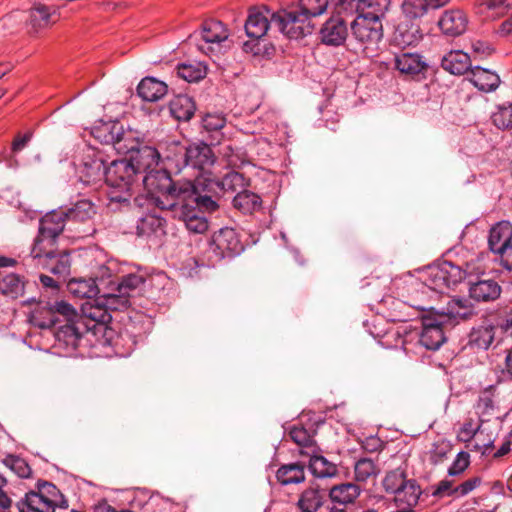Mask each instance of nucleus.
I'll list each match as a JSON object with an SVG mask.
<instances>
[{"label": "nucleus", "instance_id": "nucleus-35", "mask_svg": "<svg viewBox=\"0 0 512 512\" xmlns=\"http://www.w3.org/2000/svg\"><path fill=\"white\" fill-rule=\"evenodd\" d=\"M71 294L78 298H94L99 293V287L95 279H73L68 283Z\"/></svg>", "mask_w": 512, "mask_h": 512}, {"label": "nucleus", "instance_id": "nucleus-10", "mask_svg": "<svg viewBox=\"0 0 512 512\" xmlns=\"http://www.w3.org/2000/svg\"><path fill=\"white\" fill-rule=\"evenodd\" d=\"M145 277L141 273L124 275L117 283L114 293L106 298V305L110 309L122 310L131 305L130 297L144 284Z\"/></svg>", "mask_w": 512, "mask_h": 512}, {"label": "nucleus", "instance_id": "nucleus-9", "mask_svg": "<svg viewBox=\"0 0 512 512\" xmlns=\"http://www.w3.org/2000/svg\"><path fill=\"white\" fill-rule=\"evenodd\" d=\"M272 25L290 39H300L314 30L310 19L300 11L281 10L272 17Z\"/></svg>", "mask_w": 512, "mask_h": 512}, {"label": "nucleus", "instance_id": "nucleus-60", "mask_svg": "<svg viewBox=\"0 0 512 512\" xmlns=\"http://www.w3.org/2000/svg\"><path fill=\"white\" fill-rule=\"evenodd\" d=\"M450 451V445L445 440L437 441L430 450V459L434 463L441 462Z\"/></svg>", "mask_w": 512, "mask_h": 512}, {"label": "nucleus", "instance_id": "nucleus-57", "mask_svg": "<svg viewBox=\"0 0 512 512\" xmlns=\"http://www.w3.org/2000/svg\"><path fill=\"white\" fill-rule=\"evenodd\" d=\"M203 127L208 131H217L226 124V119L221 113H208L203 117Z\"/></svg>", "mask_w": 512, "mask_h": 512}, {"label": "nucleus", "instance_id": "nucleus-5", "mask_svg": "<svg viewBox=\"0 0 512 512\" xmlns=\"http://www.w3.org/2000/svg\"><path fill=\"white\" fill-rule=\"evenodd\" d=\"M229 37L226 26L217 20L203 23L202 29L189 36V42L195 43L198 50L208 56H216L222 52Z\"/></svg>", "mask_w": 512, "mask_h": 512}, {"label": "nucleus", "instance_id": "nucleus-48", "mask_svg": "<svg viewBox=\"0 0 512 512\" xmlns=\"http://www.w3.org/2000/svg\"><path fill=\"white\" fill-rule=\"evenodd\" d=\"M482 425L473 419H467L459 428L456 439L459 442L467 444H471L478 435V431L481 429Z\"/></svg>", "mask_w": 512, "mask_h": 512}, {"label": "nucleus", "instance_id": "nucleus-28", "mask_svg": "<svg viewBox=\"0 0 512 512\" xmlns=\"http://www.w3.org/2000/svg\"><path fill=\"white\" fill-rule=\"evenodd\" d=\"M172 116L179 121H188L194 115L195 104L187 95L175 96L169 104Z\"/></svg>", "mask_w": 512, "mask_h": 512}, {"label": "nucleus", "instance_id": "nucleus-49", "mask_svg": "<svg viewBox=\"0 0 512 512\" xmlns=\"http://www.w3.org/2000/svg\"><path fill=\"white\" fill-rule=\"evenodd\" d=\"M491 118L499 129L512 128V103L499 105Z\"/></svg>", "mask_w": 512, "mask_h": 512}, {"label": "nucleus", "instance_id": "nucleus-53", "mask_svg": "<svg viewBox=\"0 0 512 512\" xmlns=\"http://www.w3.org/2000/svg\"><path fill=\"white\" fill-rule=\"evenodd\" d=\"M51 311L64 317L66 323L76 322V320H84L72 305L65 301H58L51 305Z\"/></svg>", "mask_w": 512, "mask_h": 512}, {"label": "nucleus", "instance_id": "nucleus-41", "mask_svg": "<svg viewBox=\"0 0 512 512\" xmlns=\"http://www.w3.org/2000/svg\"><path fill=\"white\" fill-rule=\"evenodd\" d=\"M42 265L53 274L66 277L70 273V256L66 252L59 254L55 252L53 260H47L46 262H42Z\"/></svg>", "mask_w": 512, "mask_h": 512}, {"label": "nucleus", "instance_id": "nucleus-46", "mask_svg": "<svg viewBox=\"0 0 512 512\" xmlns=\"http://www.w3.org/2000/svg\"><path fill=\"white\" fill-rule=\"evenodd\" d=\"M38 244V236L36 237L33 247L31 249V256L34 259H38L39 264L42 265V262H46L47 260H53L54 253L56 252V241H48L44 240L39 245L38 252L36 251V247Z\"/></svg>", "mask_w": 512, "mask_h": 512}, {"label": "nucleus", "instance_id": "nucleus-32", "mask_svg": "<svg viewBox=\"0 0 512 512\" xmlns=\"http://www.w3.org/2000/svg\"><path fill=\"white\" fill-rule=\"evenodd\" d=\"M52 12L44 4L36 3L27 13V22L34 31L46 28L51 23Z\"/></svg>", "mask_w": 512, "mask_h": 512}, {"label": "nucleus", "instance_id": "nucleus-37", "mask_svg": "<svg viewBox=\"0 0 512 512\" xmlns=\"http://www.w3.org/2000/svg\"><path fill=\"white\" fill-rule=\"evenodd\" d=\"M395 495L396 502L406 504L407 508L413 509V506L418 503L421 489L415 480H407Z\"/></svg>", "mask_w": 512, "mask_h": 512}, {"label": "nucleus", "instance_id": "nucleus-56", "mask_svg": "<svg viewBox=\"0 0 512 512\" xmlns=\"http://www.w3.org/2000/svg\"><path fill=\"white\" fill-rule=\"evenodd\" d=\"M6 464L11 470L21 478H28L31 474V468L28 463L20 457H9L6 460Z\"/></svg>", "mask_w": 512, "mask_h": 512}, {"label": "nucleus", "instance_id": "nucleus-30", "mask_svg": "<svg viewBox=\"0 0 512 512\" xmlns=\"http://www.w3.org/2000/svg\"><path fill=\"white\" fill-rule=\"evenodd\" d=\"M472 314L473 305L468 299L453 298L448 302L447 307L439 314V318L466 319Z\"/></svg>", "mask_w": 512, "mask_h": 512}, {"label": "nucleus", "instance_id": "nucleus-54", "mask_svg": "<svg viewBox=\"0 0 512 512\" xmlns=\"http://www.w3.org/2000/svg\"><path fill=\"white\" fill-rule=\"evenodd\" d=\"M289 437L299 446L309 447L313 443L311 434L302 426H293L289 431Z\"/></svg>", "mask_w": 512, "mask_h": 512}, {"label": "nucleus", "instance_id": "nucleus-33", "mask_svg": "<svg viewBox=\"0 0 512 512\" xmlns=\"http://www.w3.org/2000/svg\"><path fill=\"white\" fill-rule=\"evenodd\" d=\"M276 478L282 485L301 483L305 480L304 466L299 463L282 465L277 470Z\"/></svg>", "mask_w": 512, "mask_h": 512}, {"label": "nucleus", "instance_id": "nucleus-47", "mask_svg": "<svg viewBox=\"0 0 512 512\" xmlns=\"http://www.w3.org/2000/svg\"><path fill=\"white\" fill-rule=\"evenodd\" d=\"M406 475L401 469H395L386 474L383 479V487L387 493L396 494L406 483Z\"/></svg>", "mask_w": 512, "mask_h": 512}, {"label": "nucleus", "instance_id": "nucleus-40", "mask_svg": "<svg viewBox=\"0 0 512 512\" xmlns=\"http://www.w3.org/2000/svg\"><path fill=\"white\" fill-rule=\"evenodd\" d=\"M476 437L471 444H467L466 448L471 451L480 452L482 455H487L493 448L495 438L491 432H488L485 427H481Z\"/></svg>", "mask_w": 512, "mask_h": 512}, {"label": "nucleus", "instance_id": "nucleus-29", "mask_svg": "<svg viewBox=\"0 0 512 512\" xmlns=\"http://www.w3.org/2000/svg\"><path fill=\"white\" fill-rule=\"evenodd\" d=\"M511 4L508 0H478L477 9L485 19L495 20L510 9Z\"/></svg>", "mask_w": 512, "mask_h": 512}, {"label": "nucleus", "instance_id": "nucleus-63", "mask_svg": "<svg viewBox=\"0 0 512 512\" xmlns=\"http://www.w3.org/2000/svg\"><path fill=\"white\" fill-rule=\"evenodd\" d=\"M494 408V401L489 392H484L477 402V409L481 414H489Z\"/></svg>", "mask_w": 512, "mask_h": 512}, {"label": "nucleus", "instance_id": "nucleus-2", "mask_svg": "<svg viewBox=\"0 0 512 512\" xmlns=\"http://www.w3.org/2000/svg\"><path fill=\"white\" fill-rule=\"evenodd\" d=\"M163 159L174 163L178 169L189 166L199 170L195 179L202 175L211 177L214 173L211 168L214 165L215 156L206 143H195L188 147L173 143L171 152L167 153Z\"/></svg>", "mask_w": 512, "mask_h": 512}, {"label": "nucleus", "instance_id": "nucleus-45", "mask_svg": "<svg viewBox=\"0 0 512 512\" xmlns=\"http://www.w3.org/2000/svg\"><path fill=\"white\" fill-rule=\"evenodd\" d=\"M402 9L405 18L413 21H419V18L429 10L426 0H405Z\"/></svg>", "mask_w": 512, "mask_h": 512}, {"label": "nucleus", "instance_id": "nucleus-42", "mask_svg": "<svg viewBox=\"0 0 512 512\" xmlns=\"http://www.w3.org/2000/svg\"><path fill=\"white\" fill-rule=\"evenodd\" d=\"M391 0H358L357 13L366 12L373 16L385 17Z\"/></svg>", "mask_w": 512, "mask_h": 512}, {"label": "nucleus", "instance_id": "nucleus-6", "mask_svg": "<svg viewBox=\"0 0 512 512\" xmlns=\"http://www.w3.org/2000/svg\"><path fill=\"white\" fill-rule=\"evenodd\" d=\"M366 12L357 13L351 23V31L357 41L364 45L366 53H373L383 38L382 19Z\"/></svg>", "mask_w": 512, "mask_h": 512}, {"label": "nucleus", "instance_id": "nucleus-16", "mask_svg": "<svg viewBox=\"0 0 512 512\" xmlns=\"http://www.w3.org/2000/svg\"><path fill=\"white\" fill-rule=\"evenodd\" d=\"M323 43L331 46L343 44L348 36V28L343 17L332 16L320 30Z\"/></svg>", "mask_w": 512, "mask_h": 512}, {"label": "nucleus", "instance_id": "nucleus-58", "mask_svg": "<svg viewBox=\"0 0 512 512\" xmlns=\"http://www.w3.org/2000/svg\"><path fill=\"white\" fill-rule=\"evenodd\" d=\"M481 484L480 477L470 478L461 484L455 486L454 488V497L460 498L468 495L470 492L475 490Z\"/></svg>", "mask_w": 512, "mask_h": 512}, {"label": "nucleus", "instance_id": "nucleus-24", "mask_svg": "<svg viewBox=\"0 0 512 512\" xmlns=\"http://www.w3.org/2000/svg\"><path fill=\"white\" fill-rule=\"evenodd\" d=\"M166 221L160 215L148 213L139 219L137 233L140 236L160 238L165 234Z\"/></svg>", "mask_w": 512, "mask_h": 512}, {"label": "nucleus", "instance_id": "nucleus-18", "mask_svg": "<svg viewBox=\"0 0 512 512\" xmlns=\"http://www.w3.org/2000/svg\"><path fill=\"white\" fill-rule=\"evenodd\" d=\"M106 168L102 158L88 157L78 170L79 179L85 185H96L105 181Z\"/></svg>", "mask_w": 512, "mask_h": 512}, {"label": "nucleus", "instance_id": "nucleus-39", "mask_svg": "<svg viewBox=\"0 0 512 512\" xmlns=\"http://www.w3.org/2000/svg\"><path fill=\"white\" fill-rule=\"evenodd\" d=\"M309 468L313 475L319 478L332 477L337 472V468L333 463L319 455L311 456Z\"/></svg>", "mask_w": 512, "mask_h": 512}, {"label": "nucleus", "instance_id": "nucleus-13", "mask_svg": "<svg viewBox=\"0 0 512 512\" xmlns=\"http://www.w3.org/2000/svg\"><path fill=\"white\" fill-rule=\"evenodd\" d=\"M275 14L276 12H272L266 7L251 8L245 22L247 36L255 39H260L265 36L269 28H275V26L272 25V17Z\"/></svg>", "mask_w": 512, "mask_h": 512}, {"label": "nucleus", "instance_id": "nucleus-64", "mask_svg": "<svg viewBox=\"0 0 512 512\" xmlns=\"http://www.w3.org/2000/svg\"><path fill=\"white\" fill-rule=\"evenodd\" d=\"M473 52L481 58L490 56L494 52V48L484 41H474L472 43Z\"/></svg>", "mask_w": 512, "mask_h": 512}, {"label": "nucleus", "instance_id": "nucleus-36", "mask_svg": "<svg viewBox=\"0 0 512 512\" xmlns=\"http://www.w3.org/2000/svg\"><path fill=\"white\" fill-rule=\"evenodd\" d=\"M406 332L405 327L392 324L382 335H378V342L387 349L402 348L405 345Z\"/></svg>", "mask_w": 512, "mask_h": 512}, {"label": "nucleus", "instance_id": "nucleus-44", "mask_svg": "<svg viewBox=\"0 0 512 512\" xmlns=\"http://www.w3.org/2000/svg\"><path fill=\"white\" fill-rule=\"evenodd\" d=\"M322 505V496L317 489L309 488L302 492L298 506L303 512H316Z\"/></svg>", "mask_w": 512, "mask_h": 512}, {"label": "nucleus", "instance_id": "nucleus-55", "mask_svg": "<svg viewBox=\"0 0 512 512\" xmlns=\"http://www.w3.org/2000/svg\"><path fill=\"white\" fill-rule=\"evenodd\" d=\"M470 465V455L468 452L461 451L456 455V458L452 462L448 469L450 476H458L462 474Z\"/></svg>", "mask_w": 512, "mask_h": 512}, {"label": "nucleus", "instance_id": "nucleus-3", "mask_svg": "<svg viewBox=\"0 0 512 512\" xmlns=\"http://www.w3.org/2000/svg\"><path fill=\"white\" fill-rule=\"evenodd\" d=\"M466 272L461 267L451 262L444 261L437 265L427 268L423 275V280H413L412 286H422L423 293L433 291L437 293H446L449 289L461 283L465 278Z\"/></svg>", "mask_w": 512, "mask_h": 512}, {"label": "nucleus", "instance_id": "nucleus-15", "mask_svg": "<svg viewBox=\"0 0 512 512\" xmlns=\"http://www.w3.org/2000/svg\"><path fill=\"white\" fill-rule=\"evenodd\" d=\"M468 16L461 9L446 10L438 21L441 32L449 37L462 35L468 27Z\"/></svg>", "mask_w": 512, "mask_h": 512}, {"label": "nucleus", "instance_id": "nucleus-14", "mask_svg": "<svg viewBox=\"0 0 512 512\" xmlns=\"http://www.w3.org/2000/svg\"><path fill=\"white\" fill-rule=\"evenodd\" d=\"M66 221L67 217L65 211H52L40 220L38 244L36 247L37 252L39 245L44 240L56 241L58 236L63 232Z\"/></svg>", "mask_w": 512, "mask_h": 512}, {"label": "nucleus", "instance_id": "nucleus-43", "mask_svg": "<svg viewBox=\"0 0 512 512\" xmlns=\"http://www.w3.org/2000/svg\"><path fill=\"white\" fill-rule=\"evenodd\" d=\"M207 68L202 63L180 64L177 75L187 82H197L206 76Z\"/></svg>", "mask_w": 512, "mask_h": 512}, {"label": "nucleus", "instance_id": "nucleus-12", "mask_svg": "<svg viewBox=\"0 0 512 512\" xmlns=\"http://www.w3.org/2000/svg\"><path fill=\"white\" fill-rule=\"evenodd\" d=\"M161 154L158 149L151 146H142L131 151L129 162L132 163L137 175H143V183L149 187L153 179L151 175L154 168L159 164Z\"/></svg>", "mask_w": 512, "mask_h": 512}, {"label": "nucleus", "instance_id": "nucleus-17", "mask_svg": "<svg viewBox=\"0 0 512 512\" xmlns=\"http://www.w3.org/2000/svg\"><path fill=\"white\" fill-rule=\"evenodd\" d=\"M443 318L436 321L425 319L419 335V343L428 350H437L445 342L442 325Z\"/></svg>", "mask_w": 512, "mask_h": 512}, {"label": "nucleus", "instance_id": "nucleus-23", "mask_svg": "<svg viewBox=\"0 0 512 512\" xmlns=\"http://www.w3.org/2000/svg\"><path fill=\"white\" fill-rule=\"evenodd\" d=\"M441 66L453 75H462L470 69L471 59L462 50H451L443 56Z\"/></svg>", "mask_w": 512, "mask_h": 512}, {"label": "nucleus", "instance_id": "nucleus-61", "mask_svg": "<svg viewBox=\"0 0 512 512\" xmlns=\"http://www.w3.org/2000/svg\"><path fill=\"white\" fill-rule=\"evenodd\" d=\"M454 488L455 486L453 485L452 480L443 479L434 487L432 494L436 497H454Z\"/></svg>", "mask_w": 512, "mask_h": 512}, {"label": "nucleus", "instance_id": "nucleus-52", "mask_svg": "<svg viewBox=\"0 0 512 512\" xmlns=\"http://www.w3.org/2000/svg\"><path fill=\"white\" fill-rule=\"evenodd\" d=\"M26 22L27 12L20 10L12 11L1 20L2 27L10 32L16 31Z\"/></svg>", "mask_w": 512, "mask_h": 512}, {"label": "nucleus", "instance_id": "nucleus-11", "mask_svg": "<svg viewBox=\"0 0 512 512\" xmlns=\"http://www.w3.org/2000/svg\"><path fill=\"white\" fill-rule=\"evenodd\" d=\"M210 250L217 260H221L239 255L244 250V246L235 229L225 227L213 234Z\"/></svg>", "mask_w": 512, "mask_h": 512}, {"label": "nucleus", "instance_id": "nucleus-34", "mask_svg": "<svg viewBox=\"0 0 512 512\" xmlns=\"http://www.w3.org/2000/svg\"><path fill=\"white\" fill-rule=\"evenodd\" d=\"M360 487L354 483H343L330 489L329 496L333 502L349 504L360 495Z\"/></svg>", "mask_w": 512, "mask_h": 512}, {"label": "nucleus", "instance_id": "nucleus-38", "mask_svg": "<svg viewBox=\"0 0 512 512\" xmlns=\"http://www.w3.org/2000/svg\"><path fill=\"white\" fill-rule=\"evenodd\" d=\"M0 292L8 297L17 298L24 292V282L17 274H7L0 279Z\"/></svg>", "mask_w": 512, "mask_h": 512}, {"label": "nucleus", "instance_id": "nucleus-27", "mask_svg": "<svg viewBox=\"0 0 512 512\" xmlns=\"http://www.w3.org/2000/svg\"><path fill=\"white\" fill-rule=\"evenodd\" d=\"M65 214L69 222L86 223L96 215V207L90 200L83 199L65 211Z\"/></svg>", "mask_w": 512, "mask_h": 512}, {"label": "nucleus", "instance_id": "nucleus-50", "mask_svg": "<svg viewBox=\"0 0 512 512\" xmlns=\"http://www.w3.org/2000/svg\"><path fill=\"white\" fill-rule=\"evenodd\" d=\"M329 4V0H299L300 11L311 19L323 14Z\"/></svg>", "mask_w": 512, "mask_h": 512}, {"label": "nucleus", "instance_id": "nucleus-22", "mask_svg": "<svg viewBox=\"0 0 512 512\" xmlns=\"http://www.w3.org/2000/svg\"><path fill=\"white\" fill-rule=\"evenodd\" d=\"M426 66L423 57L416 52L402 51L395 55V67L402 74L417 75Z\"/></svg>", "mask_w": 512, "mask_h": 512}, {"label": "nucleus", "instance_id": "nucleus-19", "mask_svg": "<svg viewBox=\"0 0 512 512\" xmlns=\"http://www.w3.org/2000/svg\"><path fill=\"white\" fill-rule=\"evenodd\" d=\"M85 332H87V327L84 320H76V322L60 326L56 332V339L60 345L75 350Z\"/></svg>", "mask_w": 512, "mask_h": 512}, {"label": "nucleus", "instance_id": "nucleus-31", "mask_svg": "<svg viewBox=\"0 0 512 512\" xmlns=\"http://www.w3.org/2000/svg\"><path fill=\"white\" fill-rule=\"evenodd\" d=\"M261 198L246 189L239 191L233 198V206L243 214H251L261 208Z\"/></svg>", "mask_w": 512, "mask_h": 512}, {"label": "nucleus", "instance_id": "nucleus-20", "mask_svg": "<svg viewBox=\"0 0 512 512\" xmlns=\"http://www.w3.org/2000/svg\"><path fill=\"white\" fill-rule=\"evenodd\" d=\"M423 37L419 21L404 18L397 25L394 40L401 46H412L417 44Z\"/></svg>", "mask_w": 512, "mask_h": 512}, {"label": "nucleus", "instance_id": "nucleus-51", "mask_svg": "<svg viewBox=\"0 0 512 512\" xmlns=\"http://www.w3.org/2000/svg\"><path fill=\"white\" fill-rule=\"evenodd\" d=\"M378 469L373 460L369 458L359 459L354 466L355 478L357 481L364 482L369 477L375 475Z\"/></svg>", "mask_w": 512, "mask_h": 512}, {"label": "nucleus", "instance_id": "nucleus-4", "mask_svg": "<svg viewBox=\"0 0 512 512\" xmlns=\"http://www.w3.org/2000/svg\"><path fill=\"white\" fill-rule=\"evenodd\" d=\"M36 488V491L26 493L25 498L18 502L19 512H54L57 507H68V501L53 483L39 481Z\"/></svg>", "mask_w": 512, "mask_h": 512}, {"label": "nucleus", "instance_id": "nucleus-26", "mask_svg": "<svg viewBox=\"0 0 512 512\" xmlns=\"http://www.w3.org/2000/svg\"><path fill=\"white\" fill-rule=\"evenodd\" d=\"M137 93L144 101L156 102L167 93V85L153 77H146L140 81Z\"/></svg>", "mask_w": 512, "mask_h": 512}, {"label": "nucleus", "instance_id": "nucleus-21", "mask_svg": "<svg viewBox=\"0 0 512 512\" xmlns=\"http://www.w3.org/2000/svg\"><path fill=\"white\" fill-rule=\"evenodd\" d=\"M501 286L495 280H479L469 287V296L477 302H490L499 298Z\"/></svg>", "mask_w": 512, "mask_h": 512}, {"label": "nucleus", "instance_id": "nucleus-1", "mask_svg": "<svg viewBox=\"0 0 512 512\" xmlns=\"http://www.w3.org/2000/svg\"><path fill=\"white\" fill-rule=\"evenodd\" d=\"M166 182L154 198L155 205L161 210H171L190 232L197 234L208 229L205 213H212L219 207L212 194L236 192L249 185V180L236 171H229L222 178L214 172L211 177L202 175L194 182L173 183L170 178H166Z\"/></svg>", "mask_w": 512, "mask_h": 512}, {"label": "nucleus", "instance_id": "nucleus-8", "mask_svg": "<svg viewBox=\"0 0 512 512\" xmlns=\"http://www.w3.org/2000/svg\"><path fill=\"white\" fill-rule=\"evenodd\" d=\"M136 176L137 173L129 160L121 159L112 161L106 168L105 182L108 186L118 189L122 194L112 196L111 199L118 202L126 201Z\"/></svg>", "mask_w": 512, "mask_h": 512}, {"label": "nucleus", "instance_id": "nucleus-62", "mask_svg": "<svg viewBox=\"0 0 512 512\" xmlns=\"http://www.w3.org/2000/svg\"><path fill=\"white\" fill-rule=\"evenodd\" d=\"M494 339L492 328H483L478 331V336L475 338L476 344L484 349H488Z\"/></svg>", "mask_w": 512, "mask_h": 512}, {"label": "nucleus", "instance_id": "nucleus-59", "mask_svg": "<svg viewBox=\"0 0 512 512\" xmlns=\"http://www.w3.org/2000/svg\"><path fill=\"white\" fill-rule=\"evenodd\" d=\"M358 0H338L334 6V15L342 17V15H352L357 13Z\"/></svg>", "mask_w": 512, "mask_h": 512}, {"label": "nucleus", "instance_id": "nucleus-7", "mask_svg": "<svg viewBox=\"0 0 512 512\" xmlns=\"http://www.w3.org/2000/svg\"><path fill=\"white\" fill-rule=\"evenodd\" d=\"M488 245L491 252L497 256L501 266L512 270V223L500 221L489 232Z\"/></svg>", "mask_w": 512, "mask_h": 512}, {"label": "nucleus", "instance_id": "nucleus-25", "mask_svg": "<svg viewBox=\"0 0 512 512\" xmlns=\"http://www.w3.org/2000/svg\"><path fill=\"white\" fill-rule=\"evenodd\" d=\"M469 81L483 92L496 90L501 82L498 74L479 66L471 70Z\"/></svg>", "mask_w": 512, "mask_h": 512}]
</instances>
